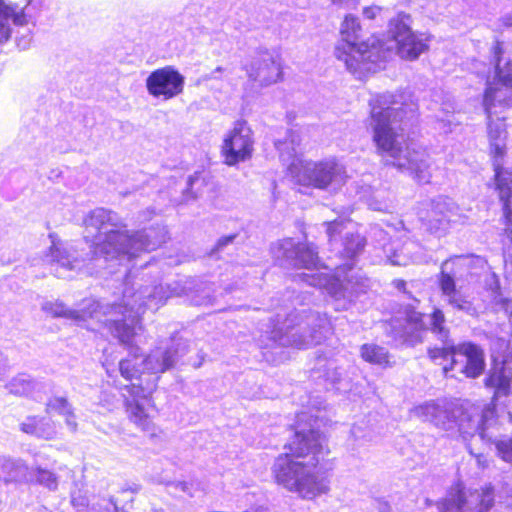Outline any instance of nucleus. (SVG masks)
Wrapping results in <instances>:
<instances>
[{
    "mask_svg": "<svg viewBox=\"0 0 512 512\" xmlns=\"http://www.w3.org/2000/svg\"><path fill=\"white\" fill-rule=\"evenodd\" d=\"M85 239L92 237V244L87 253H80L71 244L53 245L46 255L51 270L59 278H65L70 271L81 270L92 258H103L105 261L117 260L120 265H128L141 252L157 249L166 241L167 231L164 226L157 225L130 233L122 218L114 211L96 208L84 219Z\"/></svg>",
    "mask_w": 512,
    "mask_h": 512,
    "instance_id": "obj_1",
    "label": "nucleus"
},
{
    "mask_svg": "<svg viewBox=\"0 0 512 512\" xmlns=\"http://www.w3.org/2000/svg\"><path fill=\"white\" fill-rule=\"evenodd\" d=\"M327 236L333 250L346 260L336 267V277L330 278L322 273H314L319 263L316 247L310 243H296L288 238L279 242L274 251L275 257L284 267L303 268L310 273H301L295 276L297 281L307 283L313 287H325L328 294L334 299L336 310L347 309L354 296L361 292L358 282H354L352 271L355 258L363 251L366 241L359 233L348 230L343 221L327 223Z\"/></svg>",
    "mask_w": 512,
    "mask_h": 512,
    "instance_id": "obj_2",
    "label": "nucleus"
},
{
    "mask_svg": "<svg viewBox=\"0 0 512 512\" xmlns=\"http://www.w3.org/2000/svg\"><path fill=\"white\" fill-rule=\"evenodd\" d=\"M373 141L386 165L408 174L419 183H429L432 160L425 148L408 143L405 126L416 117L418 105L406 93H382L370 99Z\"/></svg>",
    "mask_w": 512,
    "mask_h": 512,
    "instance_id": "obj_3",
    "label": "nucleus"
},
{
    "mask_svg": "<svg viewBox=\"0 0 512 512\" xmlns=\"http://www.w3.org/2000/svg\"><path fill=\"white\" fill-rule=\"evenodd\" d=\"M132 268L125 278L122 302L104 303L89 300L81 311L68 309L61 302H45L42 309L54 317H65L77 322L95 320L114 338L123 344H130L132 338L141 330L140 315L145 309L157 310L168 299L166 286H143L132 282Z\"/></svg>",
    "mask_w": 512,
    "mask_h": 512,
    "instance_id": "obj_4",
    "label": "nucleus"
},
{
    "mask_svg": "<svg viewBox=\"0 0 512 512\" xmlns=\"http://www.w3.org/2000/svg\"><path fill=\"white\" fill-rule=\"evenodd\" d=\"M306 412L297 415V426L293 440L285 445L288 451L279 455L272 466L275 481L304 499H312L326 491L327 486L316 472L320 458L324 455V436L310 426H301L307 419Z\"/></svg>",
    "mask_w": 512,
    "mask_h": 512,
    "instance_id": "obj_5",
    "label": "nucleus"
},
{
    "mask_svg": "<svg viewBox=\"0 0 512 512\" xmlns=\"http://www.w3.org/2000/svg\"><path fill=\"white\" fill-rule=\"evenodd\" d=\"M445 323L446 318L440 308L434 307L432 313L426 316L416 311L415 307L407 305L400 316L391 319L390 334L400 344L415 346L423 342L427 331H431L442 346L428 348V357L433 363L442 366L446 377H454L455 375L450 373L459 363L456 358L457 345L450 340V331Z\"/></svg>",
    "mask_w": 512,
    "mask_h": 512,
    "instance_id": "obj_6",
    "label": "nucleus"
},
{
    "mask_svg": "<svg viewBox=\"0 0 512 512\" xmlns=\"http://www.w3.org/2000/svg\"><path fill=\"white\" fill-rule=\"evenodd\" d=\"M411 413L422 421L430 422L436 427L449 430L457 424L459 432L463 437H478L487 444L495 445L498 455L506 462H512V438L501 440L496 409L492 405L483 408L481 414L462 412L458 420L454 413L448 408L447 403L442 400L428 401L414 407ZM507 418L512 424V414L508 413Z\"/></svg>",
    "mask_w": 512,
    "mask_h": 512,
    "instance_id": "obj_7",
    "label": "nucleus"
},
{
    "mask_svg": "<svg viewBox=\"0 0 512 512\" xmlns=\"http://www.w3.org/2000/svg\"><path fill=\"white\" fill-rule=\"evenodd\" d=\"M501 53V44L497 42L493 47L495 77L503 88H494L491 84H488L483 98V106L488 120L487 134L490 154L493 157L496 186L504 208L508 209L512 204V170L502 168V159L506 152V124L503 118L492 119V109L496 106V102H505L507 105L512 102L507 99V89L512 88V61H508L504 66H501Z\"/></svg>",
    "mask_w": 512,
    "mask_h": 512,
    "instance_id": "obj_8",
    "label": "nucleus"
},
{
    "mask_svg": "<svg viewBox=\"0 0 512 512\" xmlns=\"http://www.w3.org/2000/svg\"><path fill=\"white\" fill-rule=\"evenodd\" d=\"M281 308L275 316L269 318L265 330L268 338L280 346L307 349L320 344L331 330L325 314L312 310H293Z\"/></svg>",
    "mask_w": 512,
    "mask_h": 512,
    "instance_id": "obj_9",
    "label": "nucleus"
},
{
    "mask_svg": "<svg viewBox=\"0 0 512 512\" xmlns=\"http://www.w3.org/2000/svg\"><path fill=\"white\" fill-rule=\"evenodd\" d=\"M299 146L298 135L290 131L284 141L275 143L276 149L279 151L280 158L284 162L289 163L290 172L295 176L299 184L312 186L318 189H338L347 180L348 175L345 166L335 160L328 159L320 162H307L301 164L298 173L297 163V147Z\"/></svg>",
    "mask_w": 512,
    "mask_h": 512,
    "instance_id": "obj_10",
    "label": "nucleus"
},
{
    "mask_svg": "<svg viewBox=\"0 0 512 512\" xmlns=\"http://www.w3.org/2000/svg\"><path fill=\"white\" fill-rule=\"evenodd\" d=\"M340 32L343 43L335 48V56L351 73L361 77L381 68V55L377 48L365 42L359 43L361 26L357 17L347 15Z\"/></svg>",
    "mask_w": 512,
    "mask_h": 512,
    "instance_id": "obj_11",
    "label": "nucleus"
},
{
    "mask_svg": "<svg viewBox=\"0 0 512 512\" xmlns=\"http://www.w3.org/2000/svg\"><path fill=\"white\" fill-rule=\"evenodd\" d=\"M468 274L467 259L462 256H455L442 262L436 280L441 297L447 306L454 312L475 317L478 315V310L474 304V297L464 285Z\"/></svg>",
    "mask_w": 512,
    "mask_h": 512,
    "instance_id": "obj_12",
    "label": "nucleus"
},
{
    "mask_svg": "<svg viewBox=\"0 0 512 512\" xmlns=\"http://www.w3.org/2000/svg\"><path fill=\"white\" fill-rule=\"evenodd\" d=\"M494 496L491 486L470 492L469 495L457 485L446 496L436 502L438 512H488L493 506Z\"/></svg>",
    "mask_w": 512,
    "mask_h": 512,
    "instance_id": "obj_13",
    "label": "nucleus"
},
{
    "mask_svg": "<svg viewBox=\"0 0 512 512\" xmlns=\"http://www.w3.org/2000/svg\"><path fill=\"white\" fill-rule=\"evenodd\" d=\"M410 23V15L400 13L390 21L389 33L396 43L398 55L403 59L414 60L427 49V44L426 39L411 30Z\"/></svg>",
    "mask_w": 512,
    "mask_h": 512,
    "instance_id": "obj_14",
    "label": "nucleus"
},
{
    "mask_svg": "<svg viewBox=\"0 0 512 512\" xmlns=\"http://www.w3.org/2000/svg\"><path fill=\"white\" fill-rule=\"evenodd\" d=\"M187 351V346L181 339H172L171 344L166 348L157 347L152 350L144 359L141 360V367L144 374L151 377L146 379V385L152 384L155 380V386L159 380V374L171 369Z\"/></svg>",
    "mask_w": 512,
    "mask_h": 512,
    "instance_id": "obj_15",
    "label": "nucleus"
},
{
    "mask_svg": "<svg viewBox=\"0 0 512 512\" xmlns=\"http://www.w3.org/2000/svg\"><path fill=\"white\" fill-rule=\"evenodd\" d=\"M252 130L245 121H237L233 129L226 135L222 145L224 163L234 166L244 162L253 153Z\"/></svg>",
    "mask_w": 512,
    "mask_h": 512,
    "instance_id": "obj_16",
    "label": "nucleus"
},
{
    "mask_svg": "<svg viewBox=\"0 0 512 512\" xmlns=\"http://www.w3.org/2000/svg\"><path fill=\"white\" fill-rule=\"evenodd\" d=\"M129 397L125 399V407L128 418L143 431H149L152 425L148 413L149 407H154L151 395L155 390V381L152 384L141 386L131 384L125 386Z\"/></svg>",
    "mask_w": 512,
    "mask_h": 512,
    "instance_id": "obj_17",
    "label": "nucleus"
},
{
    "mask_svg": "<svg viewBox=\"0 0 512 512\" xmlns=\"http://www.w3.org/2000/svg\"><path fill=\"white\" fill-rule=\"evenodd\" d=\"M185 77L173 66H165L150 73L146 88L153 97L172 99L183 92Z\"/></svg>",
    "mask_w": 512,
    "mask_h": 512,
    "instance_id": "obj_18",
    "label": "nucleus"
},
{
    "mask_svg": "<svg viewBox=\"0 0 512 512\" xmlns=\"http://www.w3.org/2000/svg\"><path fill=\"white\" fill-rule=\"evenodd\" d=\"M459 363L456 371L468 378L479 377L485 369V356L483 349L472 342H463L457 345Z\"/></svg>",
    "mask_w": 512,
    "mask_h": 512,
    "instance_id": "obj_19",
    "label": "nucleus"
},
{
    "mask_svg": "<svg viewBox=\"0 0 512 512\" xmlns=\"http://www.w3.org/2000/svg\"><path fill=\"white\" fill-rule=\"evenodd\" d=\"M249 80L268 86L276 83L281 77L280 63L268 52L255 58L246 68Z\"/></svg>",
    "mask_w": 512,
    "mask_h": 512,
    "instance_id": "obj_20",
    "label": "nucleus"
},
{
    "mask_svg": "<svg viewBox=\"0 0 512 512\" xmlns=\"http://www.w3.org/2000/svg\"><path fill=\"white\" fill-rule=\"evenodd\" d=\"M430 210L426 216L419 214V220L431 232L445 231L450 222V213L453 209V202L444 197H437L429 203Z\"/></svg>",
    "mask_w": 512,
    "mask_h": 512,
    "instance_id": "obj_21",
    "label": "nucleus"
},
{
    "mask_svg": "<svg viewBox=\"0 0 512 512\" xmlns=\"http://www.w3.org/2000/svg\"><path fill=\"white\" fill-rule=\"evenodd\" d=\"M387 260L392 265L407 266L410 263L422 260V247L413 240L405 241L400 247L398 243H391L383 247Z\"/></svg>",
    "mask_w": 512,
    "mask_h": 512,
    "instance_id": "obj_22",
    "label": "nucleus"
},
{
    "mask_svg": "<svg viewBox=\"0 0 512 512\" xmlns=\"http://www.w3.org/2000/svg\"><path fill=\"white\" fill-rule=\"evenodd\" d=\"M27 23L22 9L6 4L0 0V43L6 42L11 36V24L23 26Z\"/></svg>",
    "mask_w": 512,
    "mask_h": 512,
    "instance_id": "obj_23",
    "label": "nucleus"
},
{
    "mask_svg": "<svg viewBox=\"0 0 512 512\" xmlns=\"http://www.w3.org/2000/svg\"><path fill=\"white\" fill-rule=\"evenodd\" d=\"M138 336V333L132 338L130 344H124V346L130 349V352L133 353V358L123 359L119 363V371L123 378L126 380L132 381L136 379L138 381L137 384H141V386L146 385V379L143 378L144 370L141 367V361H138V357L136 356V350L138 348L134 347V340ZM118 341L123 345V343L118 339Z\"/></svg>",
    "mask_w": 512,
    "mask_h": 512,
    "instance_id": "obj_24",
    "label": "nucleus"
},
{
    "mask_svg": "<svg viewBox=\"0 0 512 512\" xmlns=\"http://www.w3.org/2000/svg\"><path fill=\"white\" fill-rule=\"evenodd\" d=\"M46 409L48 413L55 412L64 417L70 431L75 432L77 430L78 424L74 409L66 397L54 396L49 398L46 403Z\"/></svg>",
    "mask_w": 512,
    "mask_h": 512,
    "instance_id": "obj_25",
    "label": "nucleus"
},
{
    "mask_svg": "<svg viewBox=\"0 0 512 512\" xmlns=\"http://www.w3.org/2000/svg\"><path fill=\"white\" fill-rule=\"evenodd\" d=\"M28 468L21 460L0 457V480L5 482L20 481L25 478Z\"/></svg>",
    "mask_w": 512,
    "mask_h": 512,
    "instance_id": "obj_26",
    "label": "nucleus"
},
{
    "mask_svg": "<svg viewBox=\"0 0 512 512\" xmlns=\"http://www.w3.org/2000/svg\"><path fill=\"white\" fill-rule=\"evenodd\" d=\"M360 355L364 361L370 364L382 367L391 366L387 349L377 344H363L360 348Z\"/></svg>",
    "mask_w": 512,
    "mask_h": 512,
    "instance_id": "obj_27",
    "label": "nucleus"
},
{
    "mask_svg": "<svg viewBox=\"0 0 512 512\" xmlns=\"http://www.w3.org/2000/svg\"><path fill=\"white\" fill-rule=\"evenodd\" d=\"M371 210L390 213L394 210V199L391 192L386 190H375L366 199Z\"/></svg>",
    "mask_w": 512,
    "mask_h": 512,
    "instance_id": "obj_28",
    "label": "nucleus"
},
{
    "mask_svg": "<svg viewBox=\"0 0 512 512\" xmlns=\"http://www.w3.org/2000/svg\"><path fill=\"white\" fill-rule=\"evenodd\" d=\"M485 385L495 389L498 396L507 395L510 391L511 379L506 375L505 369L494 368L485 379Z\"/></svg>",
    "mask_w": 512,
    "mask_h": 512,
    "instance_id": "obj_29",
    "label": "nucleus"
},
{
    "mask_svg": "<svg viewBox=\"0 0 512 512\" xmlns=\"http://www.w3.org/2000/svg\"><path fill=\"white\" fill-rule=\"evenodd\" d=\"M9 393L22 396L28 395L32 390V382L29 375L21 374L13 378L7 385Z\"/></svg>",
    "mask_w": 512,
    "mask_h": 512,
    "instance_id": "obj_30",
    "label": "nucleus"
},
{
    "mask_svg": "<svg viewBox=\"0 0 512 512\" xmlns=\"http://www.w3.org/2000/svg\"><path fill=\"white\" fill-rule=\"evenodd\" d=\"M34 481L51 491L58 487L57 476L47 469L34 468Z\"/></svg>",
    "mask_w": 512,
    "mask_h": 512,
    "instance_id": "obj_31",
    "label": "nucleus"
},
{
    "mask_svg": "<svg viewBox=\"0 0 512 512\" xmlns=\"http://www.w3.org/2000/svg\"><path fill=\"white\" fill-rule=\"evenodd\" d=\"M71 504L76 512H84L91 506L86 492L76 488L71 491Z\"/></svg>",
    "mask_w": 512,
    "mask_h": 512,
    "instance_id": "obj_32",
    "label": "nucleus"
},
{
    "mask_svg": "<svg viewBox=\"0 0 512 512\" xmlns=\"http://www.w3.org/2000/svg\"><path fill=\"white\" fill-rule=\"evenodd\" d=\"M56 434L54 424L50 420L43 419L34 423V435L43 439H52Z\"/></svg>",
    "mask_w": 512,
    "mask_h": 512,
    "instance_id": "obj_33",
    "label": "nucleus"
},
{
    "mask_svg": "<svg viewBox=\"0 0 512 512\" xmlns=\"http://www.w3.org/2000/svg\"><path fill=\"white\" fill-rule=\"evenodd\" d=\"M485 287L492 293L495 299L500 295V281L495 273H492L489 277L486 278Z\"/></svg>",
    "mask_w": 512,
    "mask_h": 512,
    "instance_id": "obj_34",
    "label": "nucleus"
},
{
    "mask_svg": "<svg viewBox=\"0 0 512 512\" xmlns=\"http://www.w3.org/2000/svg\"><path fill=\"white\" fill-rule=\"evenodd\" d=\"M343 375V369L334 366L333 363H329L325 373L326 380L330 381L332 384H337L341 381Z\"/></svg>",
    "mask_w": 512,
    "mask_h": 512,
    "instance_id": "obj_35",
    "label": "nucleus"
},
{
    "mask_svg": "<svg viewBox=\"0 0 512 512\" xmlns=\"http://www.w3.org/2000/svg\"><path fill=\"white\" fill-rule=\"evenodd\" d=\"M237 237H238V234L234 233V234L223 236V237L219 238V240L217 241V243L215 245L213 253L224 251L226 247H228L229 245H232L234 243V241Z\"/></svg>",
    "mask_w": 512,
    "mask_h": 512,
    "instance_id": "obj_36",
    "label": "nucleus"
},
{
    "mask_svg": "<svg viewBox=\"0 0 512 512\" xmlns=\"http://www.w3.org/2000/svg\"><path fill=\"white\" fill-rule=\"evenodd\" d=\"M166 289L169 298L173 296H181L186 293L185 287L178 281H173L172 283L167 284Z\"/></svg>",
    "mask_w": 512,
    "mask_h": 512,
    "instance_id": "obj_37",
    "label": "nucleus"
},
{
    "mask_svg": "<svg viewBox=\"0 0 512 512\" xmlns=\"http://www.w3.org/2000/svg\"><path fill=\"white\" fill-rule=\"evenodd\" d=\"M100 402H105L103 405L110 407L115 403V395H109L106 391H103L100 395Z\"/></svg>",
    "mask_w": 512,
    "mask_h": 512,
    "instance_id": "obj_38",
    "label": "nucleus"
},
{
    "mask_svg": "<svg viewBox=\"0 0 512 512\" xmlns=\"http://www.w3.org/2000/svg\"><path fill=\"white\" fill-rule=\"evenodd\" d=\"M193 301L195 305L213 306L215 298L207 294L201 300L194 299Z\"/></svg>",
    "mask_w": 512,
    "mask_h": 512,
    "instance_id": "obj_39",
    "label": "nucleus"
},
{
    "mask_svg": "<svg viewBox=\"0 0 512 512\" xmlns=\"http://www.w3.org/2000/svg\"><path fill=\"white\" fill-rule=\"evenodd\" d=\"M224 71L223 67L218 66L215 70H213L210 74H207L204 76V80H211V79H220L218 74L222 73Z\"/></svg>",
    "mask_w": 512,
    "mask_h": 512,
    "instance_id": "obj_40",
    "label": "nucleus"
},
{
    "mask_svg": "<svg viewBox=\"0 0 512 512\" xmlns=\"http://www.w3.org/2000/svg\"><path fill=\"white\" fill-rule=\"evenodd\" d=\"M176 489L181 490L184 493L191 495L189 484L186 482H178L173 485Z\"/></svg>",
    "mask_w": 512,
    "mask_h": 512,
    "instance_id": "obj_41",
    "label": "nucleus"
},
{
    "mask_svg": "<svg viewBox=\"0 0 512 512\" xmlns=\"http://www.w3.org/2000/svg\"><path fill=\"white\" fill-rule=\"evenodd\" d=\"M7 368V359L0 351V376L5 372Z\"/></svg>",
    "mask_w": 512,
    "mask_h": 512,
    "instance_id": "obj_42",
    "label": "nucleus"
},
{
    "mask_svg": "<svg viewBox=\"0 0 512 512\" xmlns=\"http://www.w3.org/2000/svg\"><path fill=\"white\" fill-rule=\"evenodd\" d=\"M351 435L355 439L361 438L362 437V435H361V427L359 425H353V427L351 428Z\"/></svg>",
    "mask_w": 512,
    "mask_h": 512,
    "instance_id": "obj_43",
    "label": "nucleus"
},
{
    "mask_svg": "<svg viewBox=\"0 0 512 512\" xmlns=\"http://www.w3.org/2000/svg\"><path fill=\"white\" fill-rule=\"evenodd\" d=\"M393 284H394L395 288H397L399 291L405 292L406 282L404 280H400V279L394 280Z\"/></svg>",
    "mask_w": 512,
    "mask_h": 512,
    "instance_id": "obj_44",
    "label": "nucleus"
},
{
    "mask_svg": "<svg viewBox=\"0 0 512 512\" xmlns=\"http://www.w3.org/2000/svg\"><path fill=\"white\" fill-rule=\"evenodd\" d=\"M454 110V106L453 104L451 103H443L442 105V111L445 113V114H449V113H452Z\"/></svg>",
    "mask_w": 512,
    "mask_h": 512,
    "instance_id": "obj_45",
    "label": "nucleus"
},
{
    "mask_svg": "<svg viewBox=\"0 0 512 512\" xmlns=\"http://www.w3.org/2000/svg\"><path fill=\"white\" fill-rule=\"evenodd\" d=\"M396 231L404 230L406 232H410V230L405 226L404 222L402 220L398 221L395 226Z\"/></svg>",
    "mask_w": 512,
    "mask_h": 512,
    "instance_id": "obj_46",
    "label": "nucleus"
},
{
    "mask_svg": "<svg viewBox=\"0 0 512 512\" xmlns=\"http://www.w3.org/2000/svg\"><path fill=\"white\" fill-rule=\"evenodd\" d=\"M503 24L506 27H512V15H506L503 17Z\"/></svg>",
    "mask_w": 512,
    "mask_h": 512,
    "instance_id": "obj_47",
    "label": "nucleus"
},
{
    "mask_svg": "<svg viewBox=\"0 0 512 512\" xmlns=\"http://www.w3.org/2000/svg\"><path fill=\"white\" fill-rule=\"evenodd\" d=\"M364 15L367 18H374V16H375L374 9L373 8H365L364 9Z\"/></svg>",
    "mask_w": 512,
    "mask_h": 512,
    "instance_id": "obj_48",
    "label": "nucleus"
},
{
    "mask_svg": "<svg viewBox=\"0 0 512 512\" xmlns=\"http://www.w3.org/2000/svg\"><path fill=\"white\" fill-rule=\"evenodd\" d=\"M21 429L22 431H24L25 433H31L32 432V426L30 424H26V423H23L21 425Z\"/></svg>",
    "mask_w": 512,
    "mask_h": 512,
    "instance_id": "obj_49",
    "label": "nucleus"
},
{
    "mask_svg": "<svg viewBox=\"0 0 512 512\" xmlns=\"http://www.w3.org/2000/svg\"><path fill=\"white\" fill-rule=\"evenodd\" d=\"M196 178H197V174L189 176V178L187 180L188 189H190V187H192V185H193V183H194Z\"/></svg>",
    "mask_w": 512,
    "mask_h": 512,
    "instance_id": "obj_50",
    "label": "nucleus"
},
{
    "mask_svg": "<svg viewBox=\"0 0 512 512\" xmlns=\"http://www.w3.org/2000/svg\"><path fill=\"white\" fill-rule=\"evenodd\" d=\"M29 45H30V39L28 41H25L24 43H22V40H20L18 42V46L22 49H27L29 48Z\"/></svg>",
    "mask_w": 512,
    "mask_h": 512,
    "instance_id": "obj_51",
    "label": "nucleus"
},
{
    "mask_svg": "<svg viewBox=\"0 0 512 512\" xmlns=\"http://www.w3.org/2000/svg\"><path fill=\"white\" fill-rule=\"evenodd\" d=\"M436 119L442 123L446 122V119H444L443 117L439 116V115H436L435 116ZM447 122L450 123V120L447 119Z\"/></svg>",
    "mask_w": 512,
    "mask_h": 512,
    "instance_id": "obj_52",
    "label": "nucleus"
},
{
    "mask_svg": "<svg viewBox=\"0 0 512 512\" xmlns=\"http://www.w3.org/2000/svg\"><path fill=\"white\" fill-rule=\"evenodd\" d=\"M148 262H145L144 264L141 265V267H144V266H147Z\"/></svg>",
    "mask_w": 512,
    "mask_h": 512,
    "instance_id": "obj_53",
    "label": "nucleus"
},
{
    "mask_svg": "<svg viewBox=\"0 0 512 512\" xmlns=\"http://www.w3.org/2000/svg\"><path fill=\"white\" fill-rule=\"evenodd\" d=\"M381 512H383V511H381Z\"/></svg>",
    "mask_w": 512,
    "mask_h": 512,
    "instance_id": "obj_54",
    "label": "nucleus"
}]
</instances>
